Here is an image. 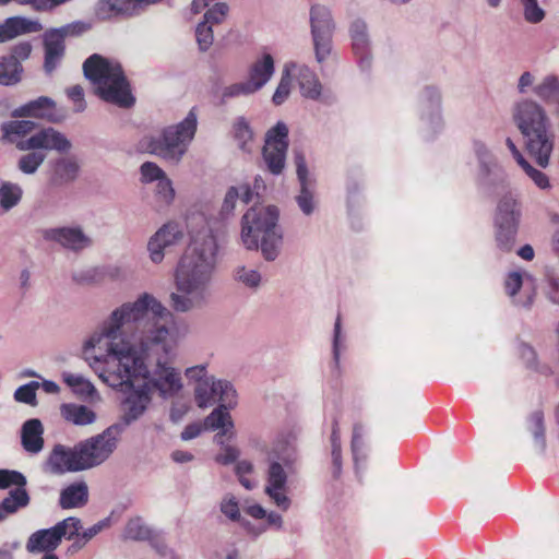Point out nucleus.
Here are the masks:
<instances>
[{
  "label": "nucleus",
  "mask_w": 559,
  "mask_h": 559,
  "mask_svg": "<svg viewBox=\"0 0 559 559\" xmlns=\"http://www.w3.org/2000/svg\"><path fill=\"white\" fill-rule=\"evenodd\" d=\"M287 135L288 129L283 122H278L266 134L263 158L269 170L274 175L281 174L285 166L286 151L288 147Z\"/></svg>",
  "instance_id": "15"
},
{
  "label": "nucleus",
  "mask_w": 559,
  "mask_h": 559,
  "mask_svg": "<svg viewBox=\"0 0 559 559\" xmlns=\"http://www.w3.org/2000/svg\"><path fill=\"white\" fill-rule=\"evenodd\" d=\"M24 487L26 485L25 476L17 471L0 469V488L10 486Z\"/></svg>",
  "instance_id": "59"
},
{
  "label": "nucleus",
  "mask_w": 559,
  "mask_h": 559,
  "mask_svg": "<svg viewBox=\"0 0 559 559\" xmlns=\"http://www.w3.org/2000/svg\"><path fill=\"white\" fill-rule=\"evenodd\" d=\"M124 536L130 539L144 540L151 537V530L141 518H134L128 521Z\"/></svg>",
  "instance_id": "47"
},
{
  "label": "nucleus",
  "mask_w": 559,
  "mask_h": 559,
  "mask_svg": "<svg viewBox=\"0 0 559 559\" xmlns=\"http://www.w3.org/2000/svg\"><path fill=\"white\" fill-rule=\"evenodd\" d=\"M174 313L154 295L143 293L134 301L117 307L84 343V355L99 379L123 393L120 402L123 428L138 420L152 402V394L141 382L147 373L143 354L157 345L168 355L174 348L169 323Z\"/></svg>",
  "instance_id": "1"
},
{
  "label": "nucleus",
  "mask_w": 559,
  "mask_h": 559,
  "mask_svg": "<svg viewBox=\"0 0 559 559\" xmlns=\"http://www.w3.org/2000/svg\"><path fill=\"white\" fill-rule=\"evenodd\" d=\"M371 449L366 429L361 424L352 428V469L358 483H362L370 466Z\"/></svg>",
  "instance_id": "19"
},
{
  "label": "nucleus",
  "mask_w": 559,
  "mask_h": 559,
  "mask_svg": "<svg viewBox=\"0 0 559 559\" xmlns=\"http://www.w3.org/2000/svg\"><path fill=\"white\" fill-rule=\"evenodd\" d=\"M530 430L532 431L535 444L540 452L546 449L545 428H544V414L542 411H535L528 418Z\"/></svg>",
  "instance_id": "42"
},
{
  "label": "nucleus",
  "mask_w": 559,
  "mask_h": 559,
  "mask_svg": "<svg viewBox=\"0 0 559 559\" xmlns=\"http://www.w3.org/2000/svg\"><path fill=\"white\" fill-rule=\"evenodd\" d=\"M41 235L45 240L57 242L72 251H81L92 245L91 238L80 226L46 228L41 231Z\"/></svg>",
  "instance_id": "20"
},
{
  "label": "nucleus",
  "mask_w": 559,
  "mask_h": 559,
  "mask_svg": "<svg viewBox=\"0 0 559 559\" xmlns=\"http://www.w3.org/2000/svg\"><path fill=\"white\" fill-rule=\"evenodd\" d=\"M63 380L76 395L91 400H93L94 396L98 397L93 383L84 377L74 373H64Z\"/></svg>",
  "instance_id": "38"
},
{
  "label": "nucleus",
  "mask_w": 559,
  "mask_h": 559,
  "mask_svg": "<svg viewBox=\"0 0 559 559\" xmlns=\"http://www.w3.org/2000/svg\"><path fill=\"white\" fill-rule=\"evenodd\" d=\"M234 138L241 151L250 153L253 150V132L243 117L236 119L234 127Z\"/></svg>",
  "instance_id": "37"
},
{
  "label": "nucleus",
  "mask_w": 559,
  "mask_h": 559,
  "mask_svg": "<svg viewBox=\"0 0 559 559\" xmlns=\"http://www.w3.org/2000/svg\"><path fill=\"white\" fill-rule=\"evenodd\" d=\"M473 151L479 163L478 181L488 192L506 191L509 183L504 171L493 160L492 155L483 141H473Z\"/></svg>",
  "instance_id": "13"
},
{
  "label": "nucleus",
  "mask_w": 559,
  "mask_h": 559,
  "mask_svg": "<svg viewBox=\"0 0 559 559\" xmlns=\"http://www.w3.org/2000/svg\"><path fill=\"white\" fill-rule=\"evenodd\" d=\"M56 526L59 528L58 531L61 538L66 537L67 539H72L75 536H80V530L82 528L80 519L74 516H70L61 522H58Z\"/></svg>",
  "instance_id": "52"
},
{
  "label": "nucleus",
  "mask_w": 559,
  "mask_h": 559,
  "mask_svg": "<svg viewBox=\"0 0 559 559\" xmlns=\"http://www.w3.org/2000/svg\"><path fill=\"white\" fill-rule=\"evenodd\" d=\"M275 72V62L271 53L263 51L248 68L247 82L257 93L264 87Z\"/></svg>",
  "instance_id": "23"
},
{
  "label": "nucleus",
  "mask_w": 559,
  "mask_h": 559,
  "mask_svg": "<svg viewBox=\"0 0 559 559\" xmlns=\"http://www.w3.org/2000/svg\"><path fill=\"white\" fill-rule=\"evenodd\" d=\"M280 212L274 205H253L241 218L240 239L248 250H260L266 261L281 253L284 234L278 225Z\"/></svg>",
  "instance_id": "4"
},
{
  "label": "nucleus",
  "mask_w": 559,
  "mask_h": 559,
  "mask_svg": "<svg viewBox=\"0 0 559 559\" xmlns=\"http://www.w3.org/2000/svg\"><path fill=\"white\" fill-rule=\"evenodd\" d=\"M44 428L39 419L26 420L22 426L21 439L24 450L32 454L39 453L44 448Z\"/></svg>",
  "instance_id": "28"
},
{
  "label": "nucleus",
  "mask_w": 559,
  "mask_h": 559,
  "mask_svg": "<svg viewBox=\"0 0 559 559\" xmlns=\"http://www.w3.org/2000/svg\"><path fill=\"white\" fill-rule=\"evenodd\" d=\"M310 28L316 60L322 63L332 53V36L335 29L331 12L326 7L321 4L311 7Z\"/></svg>",
  "instance_id": "12"
},
{
  "label": "nucleus",
  "mask_w": 559,
  "mask_h": 559,
  "mask_svg": "<svg viewBox=\"0 0 559 559\" xmlns=\"http://www.w3.org/2000/svg\"><path fill=\"white\" fill-rule=\"evenodd\" d=\"M62 418L74 426H87L96 421V413L88 406L76 403H64L60 406Z\"/></svg>",
  "instance_id": "30"
},
{
  "label": "nucleus",
  "mask_w": 559,
  "mask_h": 559,
  "mask_svg": "<svg viewBox=\"0 0 559 559\" xmlns=\"http://www.w3.org/2000/svg\"><path fill=\"white\" fill-rule=\"evenodd\" d=\"M254 472V465L251 461L241 460L238 461L235 466V473L239 479V483L248 490L257 487L258 481L251 477Z\"/></svg>",
  "instance_id": "44"
},
{
  "label": "nucleus",
  "mask_w": 559,
  "mask_h": 559,
  "mask_svg": "<svg viewBox=\"0 0 559 559\" xmlns=\"http://www.w3.org/2000/svg\"><path fill=\"white\" fill-rule=\"evenodd\" d=\"M331 444H332V475L335 479H338L341 476V472H342V456H341L340 438L337 436L335 428H333V431H332Z\"/></svg>",
  "instance_id": "54"
},
{
  "label": "nucleus",
  "mask_w": 559,
  "mask_h": 559,
  "mask_svg": "<svg viewBox=\"0 0 559 559\" xmlns=\"http://www.w3.org/2000/svg\"><path fill=\"white\" fill-rule=\"evenodd\" d=\"M222 513L231 521L240 520V509L237 499L233 495H226L221 502Z\"/></svg>",
  "instance_id": "60"
},
{
  "label": "nucleus",
  "mask_w": 559,
  "mask_h": 559,
  "mask_svg": "<svg viewBox=\"0 0 559 559\" xmlns=\"http://www.w3.org/2000/svg\"><path fill=\"white\" fill-rule=\"evenodd\" d=\"M183 234L177 223L168 222L159 227L147 240L148 258L154 264H159L165 258L166 249L178 243Z\"/></svg>",
  "instance_id": "17"
},
{
  "label": "nucleus",
  "mask_w": 559,
  "mask_h": 559,
  "mask_svg": "<svg viewBox=\"0 0 559 559\" xmlns=\"http://www.w3.org/2000/svg\"><path fill=\"white\" fill-rule=\"evenodd\" d=\"M241 198V191L239 187H230L226 192L224 202L221 209V215L223 218L228 217L235 210L236 201Z\"/></svg>",
  "instance_id": "62"
},
{
  "label": "nucleus",
  "mask_w": 559,
  "mask_h": 559,
  "mask_svg": "<svg viewBox=\"0 0 559 559\" xmlns=\"http://www.w3.org/2000/svg\"><path fill=\"white\" fill-rule=\"evenodd\" d=\"M295 164L299 190L295 197L298 209L306 216H311L319 205L316 178L309 173L304 155L295 152Z\"/></svg>",
  "instance_id": "14"
},
{
  "label": "nucleus",
  "mask_w": 559,
  "mask_h": 559,
  "mask_svg": "<svg viewBox=\"0 0 559 559\" xmlns=\"http://www.w3.org/2000/svg\"><path fill=\"white\" fill-rule=\"evenodd\" d=\"M141 180L150 183L162 179L166 176L165 171L155 163L145 162L140 167Z\"/></svg>",
  "instance_id": "56"
},
{
  "label": "nucleus",
  "mask_w": 559,
  "mask_h": 559,
  "mask_svg": "<svg viewBox=\"0 0 559 559\" xmlns=\"http://www.w3.org/2000/svg\"><path fill=\"white\" fill-rule=\"evenodd\" d=\"M229 11V8L224 2L215 3L211 9H209L204 16L203 21L213 26L214 24L222 23L225 17L227 16V13Z\"/></svg>",
  "instance_id": "57"
},
{
  "label": "nucleus",
  "mask_w": 559,
  "mask_h": 559,
  "mask_svg": "<svg viewBox=\"0 0 559 559\" xmlns=\"http://www.w3.org/2000/svg\"><path fill=\"white\" fill-rule=\"evenodd\" d=\"M43 29V25L37 20H31L23 16H12L0 22V43L14 39L20 35L37 33Z\"/></svg>",
  "instance_id": "25"
},
{
  "label": "nucleus",
  "mask_w": 559,
  "mask_h": 559,
  "mask_svg": "<svg viewBox=\"0 0 559 559\" xmlns=\"http://www.w3.org/2000/svg\"><path fill=\"white\" fill-rule=\"evenodd\" d=\"M83 71L100 98L119 107L133 105L134 98L119 62L95 53L85 60Z\"/></svg>",
  "instance_id": "6"
},
{
  "label": "nucleus",
  "mask_w": 559,
  "mask_h": 559,
  "mask_svg": "<svg viewBox=\"0 0 559 559\" xmlns=\"http://www.w3.org/2000/svg\"><path fill=\"white\" fill-rule=\"evenodd\" d=\"M194 399L199 407L206 408L212 406L215 402L221 405L215 408L204 420V428L211 430L219 429L215 436V441L218 444L224 443V437H233L234 423L228 408L237 404V393L233 384L226 380H217L214 377L203 381L200 385L194 388Z\"/></svg>",
  "instance_id": "5"
},
{
  "label": "nucleus",
  "mask_w": 559,
  "mask_h": 559,
  "mask_svg": "<svg viewBox=\"0 0 559 559\" xmlns=\"http://www.w3.org/2000/svg\"><path fill=\"white\" fill-rule=\"evenodd\" d=\"M58 530L55 525L33 533L26 543L27 551L32 554L53 551L62 540Z\"/></svg>",
  "instance_id": "26"
},
{
  "label": "nucleus",
  "mask_w": 559,
  "mask_h": 559,
  "mask_svg": "<svg viewBox=\"0 0 559 559\" xmlns=\"http://www.w3.org/2000/svg\"><path fill=\"white\" fill-rule=\"evenodd\" d=\"M512 118L530 156L539 167L546 168L555 147V134L546 110L536 102L524 99L514 105Z\"/></svg>",
  "instance_id": "3"
},
{
  "label": "nucleus",
  "mask_w": 559,
  "mask_h": 559,
  "mask_svg": "<svg viewBox=\"0 0 559 559\" xmlns=\"http://www.w3.org/2000/svg\"><path fill=\"white\" fill-rule=\"evenodd\" d=\"M156 182H157V185H156L157 198L162 202L169 204L175 198V190H174L171 180L167 176H164L162 179L157 180Z\"/></svg>",
  "instance_id": "61"
},
{
  "label": "nucleus",
  "mask_w": 559,
  "mask_h": 559,
  "mask_svg": "<svg viewBox=\"0 0 559 559\" xmlns=\"http://www.w3.org/2000/svg\"><path fill=\"white\" fill-rule=\"evenodd\" d=\"M519 353L523 361H525L527 368L534 369L545 376H548L552 372L551 369L546 365H543L540 367L537 366L536 353L530 345L524 343L520 344Z\"/></svg>",
  "instance_id": "50"
},
{
  "label": "nucleus",
  "mask_w": 559,
  "mask_h": 559,
  "mask_svg": "<svg viewBox=\"0 0 559 559\" xmlns=\"http://www.w3.org/2000/svg\"><path fill=\"white\" fill-rule=\"evenodd\" d=\"M292 67V76L296 79L300 94L305 98L319 100L322 95V84L317 74L306 64L287 62Z\"/></svg>",
  "instance_id": "24"
},
{
  "label": "nucleus",
  "mask_w": 559,
  "mask_h": 559,
  "mask_svg": "<svg viewBox=\"0 0 559 559\" xmlns=\"http://www.w3.org/2000/svg\"><path fill=\"white\" fill-rule=\"evenodd\" d=\"M231 277L240 287L252 292H257L263 284V276L260 270L251 265H236L233 269Z\"/></svg>",
  "instance_id": "33"
},
{
  "label": "nucleus",
  "mask_w": 559,
  "mask_h": 559,
  "mask_svg": "<svg viewBox=\"0 0 559 559\" xmlns=\"http://www.w3.org/2000/svg\"><path fill=\"white\" fill-rule=\"evenodd\" d=\"M40 388L38 381H31L26 384L19 386L14 392V400L20 403H25L32 406L37 404L36 391Z\"/></svg>",
  "instance_id": "49"
},
{
  "label": "nucleus",
  "mask_w": 559,
  "mask_h": 559,
  "mask_svg": "<svg viewBox=\"0 0 559 559\" xmlns=\"http://www.w3.org/2000/svg\"><path fill=\"white\" fill-rule=\"evenodd\" d=\"M33 47L32 44L27 40L20 41L11 47V53L5 56L7 59H11L13 63L19 68V75L22 79L23 76V66L22 61H25L29 58L32 53Z\"/></svg>",
  "instance_id": "46"
},
{
  "label": "nucleus",
  "mask_w": 559,
  "mask_h": 559,
  "mask_svg": "<svg viewBox=\"0 0 559 559\" xmlns=\"http://www.w3.org/2000/svg\"><path fill=\"white\" fill-rule=\"evenodd\" d=\"M71 148V142L60 131L52 127L43 128L31 134L24 142L17 144L20 151H57L66 153Z\"/></svg>",
  "instance_id": "16"
},
{
  "label": "nucleus",
  "mask_w": 559,
  "mask_h": 559,
  "mask_svg": "<svg viewBox=\"0 0 559 559\" xmlns=\"http://www.w3.org/2000/svg\"><path fill=\"white\" fill-rule=\"evenodd\" d=\"M123 426L114 424L103 432L78 443L85 469L93 468L107 461L118 447Z\"/></svg>",
  "instance_id": "11"
},
{
  "label": "nucleus",
  "mask_w": 559,
  "mask_h": 559,
  "mask_svg": "<svg viewBox=\"0 0 559 559\" xmlns=\"http://www.w3.org/2000/svg\"><path fill=\"white\" fill-rule=\"evenodd\" d=\"M191 231L187 253L174 273L175 290L169 294V306L179 313L204 307L211 296V283L218 250L216 235L210 222Z\"/></svg>",
  "instance_id": "2"
},
{
  "label": "nucleus",
  "mask_w": 559,
  "mask_h": 559,
  "mask_svg": "<svg viewBox=\"0 0 559 559\" xmlns=\"http://www.w3.org/2000/svg\"><path fill=\"white\" fill-rule=\"evenodd\" d=\"M292 67L287 63L284 66V70L282 73V78L280 83L273 94V103L275 105H282L290 94V85H292Z\"/></svg>",
  "instance_id": "45"
},
{
  "label": "nucleus",
  "mask_w": 559,
  "mask_h": 559,
  "mask_svg": "<svg viewBox=\"0 0 559 559\" xmlns=\"http://www.w3.org/2000/svg\"><path fill=\"white\" fill-rule=\"evenodd\" d=\"M88 502V487L85 481L73 483L60 492L59 506L63 510L82 508Z\"/></svg>",
  "instance_id": "29"
},
{
  "label": "nucleus",
  "mask_w": 559,
  "mask_h": 559,
  "mask_svg": "<svg viewBox=\"0 0 559 559\" xmlns=\"http://www.w3.org/2000/svg\"><path fill=\"white\" fill-rule=\"evenodd\" d=\"M46 159V154L40 151H32L22 155L17 162V168L25 175H33Z\"/></svg>",
  "instance_id": "40"
},
{
  "label": "nucleus",
  "mask_w": 559,
  "mask_h": 559,
  "mask_svg": "<svg viewBox=\"0 0 559 559\" xmlns=\"http://www.w3.org/2000/svg\"><path fill=\"white\" fill-rule=\"evenodd\" d=\"M524 10V17L530 23H539L545 17L544 10L538 5L537 0H521Z\"/></svg>",
  "instance_id": "58"
},
{
  "label": "nucleus",
  "mask_w": 559,
  "mask_h": 559,
  "mask_svg": "<svg viewBox=\"0 0 559 559\" xmlns=\"http://www.w3.org/2000/svg\"><path fill=\"white\" fill-rule=\"evenodd\" d=\"M100 20H107L117 15H132L136 13L132 0H99L95 9Z\"/></svg>",
  "instance_id": "32"
},
{
  "label": "nucleus",
  "mask_w": 559,
  "mask_h": 559,
  "mask_svg": "<svg viewBox=\"0 0 559 559\" xmlns=\"http://www.w3.org/2000/svg\"><path fill=\"white\" fill-rule=\"evenodd\" d=\"M502 192L503 195L498 201L493 219L495 240L499 250L510 252L515 243L522 210L515 195L508 189Z\"/></svg>",
  "instance_id": "10"
},
{
  "label": "nucleus",
  "mask_w": 559,
  "mask_h": 559,
  "mask_svg": "<svg viewBox=\"0 0 559 559\" xmlns=\"http://www.w3.org/2000/svg\"><path fill=\"white\" fill-rule=\"evenodd\" d=\"M195 38L200 50L206 51L214 40L212 26L204 21L200 22L195 28Z\"/></svg>",
  "instance_id": "53"
},
{
  "label": "nucleus",
  "mask_w": 559,
  "mask_h": 559,
  "mask_svg": "<svg viewBox=\"0 0 559 559\" xmlns=\"http://www.w3.org/2000/svg\"><path fill=\"white\" fill-rule=\"evenodd\" d=\"M91 28V24L76 21L70 24H67L60 28H53L57 31L60 35H62V38H66L67 36H78Z\"/></svg>",
  "instance_id": "63"
},
{
  "label": "nucleus",
  "mask_w": 559,
  "mask_h": 559,
  "mask_svg": "<svg viewBox=\"0 0 559 559\" xmlns=\"http://www.w3.org/2000/svg\"><path fill=\"white\" fill-rule=\"evenodd\" d=\"M420 118L432 131H437L442 124L441 94L435 86H427L419 96Z\"/></svg>",
  "instance_id": "21"
},
{
  "label": "nucleus",
  "mask_w": 559,
  "mask_h": 559,
  "mask_svg": "<svg viewBox=\"0 0 559 559\" xmlns=\"http://www.w3.org/2000/svg\"><path fill=\"white\" fill-rule=\"evenodd\" d=\"M36 123L29 120H11L1 124L2 140L12 144L24 142L33 134Z\"/></svg>",
  "instance_id": "31"
},
{
  "label": "nucleus",
  "mask_w": 559,
  "mask_h": 559,
  "mask_svg": "<svg viewBox=\"0 0 559 559\" xmlns=\"http://www.w3.org/2000/svg\"><path fill=\"white\" fill-rule=\"evenodd\" d=\"M521 168L539 189H550L551 185L545 173L534 168L527 160L521 165Z\"/></svg>",
  "instance_id": "55"
},
{
  "label": "nucleus",
  "mask_w": 559,
  "mask_h": 559,
  "mask_svg": "<svg viewBox=\"0 0 559 559\" xmlns=\"http://www.w3.org/2000/svg\"><path fill=\"white\" fill-rule=\"evenodd\" d=\"M29 503V496L23 488H16L9 492V496L3 499L1 506L7 515L15 513L21 508H25Z\"/></svg>",
  "instance_id": "39"
},
{
  "label": "nucleus",
  "mask_w": 559,
  "mask_h": 559,
  "mask_svg": "<svg viewBox=\"0 0 559 559\" xmlns=\"http://www.w3.org/2000/svg\"><path fill=\"white\" fill-rule=\"evenodd\" d=\"M294 460V450L283 440L274 442L267 452L264 492L283 511L290 507L287 483Z\"/></svg>",
  "instance_id": "8"
},
{
  "label": "nucleus",
  "mask_w": 559,
  "mask_h": 559,
  "mask_svg": "<svg viewBox=\"0 0 559 559\" xmlns=\"http://www.w3.org/2000/svg\"><path fill=\"white\" fill-rule=\"evenodd\" d=\"M255 92L249 85L247 81L236 82L230 85L225 86L221 91V102L226 103L231 98H237L241 96H249L254 94Z\"/></svg>",
  "instance_id": "48"
},
{
  "label": "nucleus",
  "mask_w": 559,
  "mask_h": 559,
  "mask_svg": "<svg viewBox=\"0 0 559 559\" xmlns=\"http://www.w3.org/2000/svg\"><path fill=\"white\" fill-rule=\"evenodd\" d=\"M239 189L241 191V201L247 204L254 201V199L259 200L266 187L264 180L258 176L254 178L253 188H250L248 185H240Z\"/></svg>",
  "instance_id": "51"
},
{
  "label": "nucleus",
  "mask_w": 559,
  "mask_h": 559,
  "mask_svg": "<svg viewBox=\"0 0 559 559\" xmlns=\"http://www.w3.org/2000/svg\"><path fill=\"white\" fill-rule=\"evenodd\" d=\"M352 56L357 57L358 67L366 71L371 66L370 39L362 20L352 22Z\"/></svg>",
  "instance_id": "22"
},
{
  "label": "nucleus",
  "mask_w": 559,
  "mask_h": 559,
  "mask_svg": "<svg viewBox=\"0 0 559 559\" xmlns=\"http://www.w3.org/2000/svg\"><path fill=\"white\" fill-rule=\"evenodd\" d=\"M80 456L81 453L78 443L72 448L57 444L53 447L46 461V469L56 475L85 471Z\"/></svg>",
  "instance_id": "18"
},
{
  "label": "nucleus",
  "mask_w": 559,
  "mask_h": 559,
  "mask_svg": "<svg viewBox=\"0 0 559 559\" xmlns=\"http://www.w3.org/2000/svg\"><path fill=\"white\" fill-rule=\"evenodd\" d=\"M55 107V102L46 96H40L13 111L14 117L47 118V110Z\"/></svg>",
  "instance_id": "34"
},
{
  "label": "nucleus",
  "mask_w": 559,
  "mask_h": 559,
  "mask_svg": "<svg viewBox=\"0 0 559 559\" xmlns=\"http://www.w3.org/2000/svg\"><path fill=\"white\" fill-rule=\"evenodd\" d=\"M23 189L19 183L2 181L0 185V207L8 212L22 200Z\"/></svg>",
  "instance_id": "36"
},
{
  "label": "nucleus",
  "mask_w": 559,
  "mask_h": 559,
  "mask_svg": "<svg viewBox=\"0 0 559 559\" xmlns=\"http://www.w3.org/2000/svg\"><path fill=\"white\" fill-rule=\"evenodd\" d=\"M79 165L71 158H59L53 166L52 181L62 185L74 180L78 176Z\"/></svg>",
  "instance_id": "35"
},
{
  "label": "nucleus",
  "mask_w": 559,
  "mask_h": 559,
  "mask_svg": "<svg viewBox=\"0 0 559 559\" xmlns=\"http://www.w3.org/2000/svg\"><path fill=\"white\" fill-rule=\"evenodd\" d=\"M186 378L190 382H194L195 385H200L203 381H207L212 376L207 374L205 365H197L193 367H189L185 371Z\"/></svg>",
  "instance_id": "64"
},
{
  "label": "nucleus",
  "mask_w": 559,
  "mask_h": 559,
  "mask_svg": "<svg viewBox=\"0 0 559 559\" xmlns=\"http://www.w3.org/2000/svg\"><path fill=\"white\" fill-rule=\"evenodd\" d=\"M559 90V79L555 75L546 76L542 83L534 87V93L546 104H550Z\"/></svg>",
  "instance_id": "43"
},
{
  "label": "nucleus",
  "mask_w": 559,
  "mask_h": 559,
  "mask_svg": "<svg viewBox=\"0 0 559 559\" xmlns=\"http://www.w3.org/2000/svg\"><path fill=\"white\" fill-rule=\"evenodd\" d=\"M197 126L198 117L194 109H191L181 122L164 128L157 135L144 139L142 146L151 154L178 163L193 140Z\"/></svg>",
  "instance_id": "7"
},
{
  "label": "nucleus",
  "mask_w": 559,
  "mask_h": 559,
  "mask_svg": "<svg viewBox=\"0 0 559 559\" xmlns=\"http://www.w3.org/2000/svg\"><path fill=\"white\" fill-rule=\"evenodd\" d=\"M168 326L171 332V342L174 344V347H176L177 338L175 331V318L173 319V322L169 323ZM155 348H159L164 357H158L156 359L155 367L152 371L147 369V373H145V376H141V382L144 384V386H147V390L150 391L151 394L153 391H156L163 399L174 397L182 390L183 386L180 372L175 367H173L167 359V357L170 356L174 353V350H171L170 354L166 355L163 352L162 346L157 345L152 347L147 352V354H143L142 352H140L139 356L144 359V357H148L150 352L154 350ZM139 350L141 349L139 348Z\"/></svg>",
  "instance_id": "9"
},
{
  "label": "nucleus",
  "mask_w": 559,
  "mask_h": 559,
  "mask_svg": "<svg viewBox=\"0 0 559 559\" xmlns=\"http://www.w3.org/2000/svg\"><path fill=\"white\" fill-rule=\"evenodd\" d=\"M22 80L19 75V68L11 61V59H7L5 56L0 57V85L2 86H13L20 83Z\"/></svg>",
  "instance_id": "41"
},
{
  "label": "nucleus",
  "mask_w": 559,
  "mask_h": 559,
  "mask_svg": "<svg viewBox=\"0 0 559 559\" xmlns=\"http://www.w3.org/2000/svg\"><path fill=\"white\" fill-rule=\"evenodd\" d=\"M45 70L52 72L64 55V38L55 29L44 34Z\"/></svg>",
  "instance_id": "27"
}]
</instances>
